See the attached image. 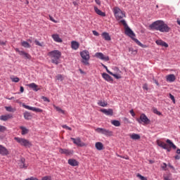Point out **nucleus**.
<instances>
[{"mask_svg":"<svg viewBox=\"0 0 180 180\" xmlns=\"http://www.w3.org/2000/svg\"><path fill=\"white\" fill-rule=\"evenodd\" d=\"M149 27L154 30H158L162 33H168L171 28L162 20H157L149 25Z\"/></svg>","mask_w":180,"mask_h":180,"instance_id":"nucleus-1","label":"nucleus"},{"mask_svg":"<svg viewBox=\"0 0 180 180\" xmlns=\"http://www.w3.org/2000/svg\"><path fill=\"white\" fill-rule=\"evenodd\" d=\"M48 56L51 58V61L53 64L58 65L60 58H61V51L58 50H53L49 52Z\"/></svg>","mask_w":180,"mask_h":180,"instance_id":"nucleus-2","label":"nucleus"},{"mask_svg":"<svg viewBox=\"0 0 180 180\" xmlns=\"http://www.w3.org/2000/svg\"><path fill=\"white\" fill-rule=\"evenodd\" d=\"M112 10L117 20H120V19L126 18L124 12H123L122 9H120V8H119L118 6H114Z\"/></svg>","mask_w":180,"mask_h":180,"instance_id":"nucleus-3","label":"nucleus"},{"mask_svg":"<svg viewBox=\"0 0 180 180\" xmlns=\"http://www.w3.org/2000/svg\"><path fill=\"white\" fill-rule=\"evenodd\" d=\"M14 140H15L18 144L22 146L23 147H28V148H30V147L33 146L32 142L25 138L15 137Z\"/></svg>","mask_w":180,"mask_h":180,"instance_id":"nucleus-4","label":"nucleus"},{"mask_svg":"<svg viewBox=\"0 0 180 180\" xmlns=\"http://www.w3.org/2000/svg\"><path fill=\"white\" fill-rule=\"evenodd\" d=\"M80 56L83 59L82 63L84 64V65H89V51L84 50L82 52H80Z\"/></svg>","mask_w":180,"mask_h":180,"instance_id":"nucleus-5","label":"nucleus"},{"mask_svg":"<svg viewBox=\"0 0 180 180\" xmlns=\"http://www.w3.org/2000/svg\"><path fill=\"white\" fill-rule=\"evenodd\" d=\"M95 131L96 133H99L100 134L107 136L108 137H112V136H113V131L103 128H96L95 129Z\"/></svg>","mask_w":180,"mask_h":180,"instance_id":"nucleus-6","label":"nucleus"},{"mask_svg":"<svg viewBox=\"0 0 180 180\" xmlns=\"http://www.w3.org/2000/svg\"><path fill=\"white\" fill-rule=\"evenodd\" d=\"M166 143H167V144H169V146H168V145H166L165 146L166 148H164V150H167L168 153L171 151V148H173L174 150H176V146H175V144H174V143H172L171 140L167 139Z\"/></svg>","mask_w":180,"mask_h":180,"instance_id":"nucleus-7","label":"nucleus"},{"mask_svg":"<svg viewBox=\"0 0 180 180\" xmlns=\"http://www.w3.org/2000/svg\"><path fill=\"white\" fill-rule=\"evenodd\" d=\"M72 140L74 144H76L78 147H86V144L81 141L80 138H70Z\"/></svg>","mask_w":180,"mask_h":180,"instance_id":"nucleus-8","label":"nucleus"},{"mask_svg":"<svg viewBox=\"0 0 180 180\" xmlns=\"http://www.w3.org/2000/svg\"><path fill=\"white\" fill-rule=\"evenodd\" d=\"M137 122H139V123H144V124H148V123H150V120L148 117H147L146 114H141L140 115V119H137Z\"/></svg>","mask_w":180,"mask_h":180,"instance_id":"nucleus-9","label":"nucleus"},{"mask_svg":"<svg viewBox=\"0 0 180 180\" xmlns=\"http://www.w3.org/2000/svg\"><path fill=\"white\" fill-rule=\"evenodd\" d=\"M22 108H25V109H27L28 110H32V112H36V113H41L43 112V110L41 108L26 105L25 103H22Z\"/></svg>","mask_w":180,"mask_h":180,"instance_id":"nucleus-10","label":"nucleus"},{"mask_svg":"<svg viewBox=\"0 0 180 180\" xmlns=\"http://www.w3.org/2000/svg\"><path fill=\"white\" fill-rule=\"evenodd\" d=\"M95 57L99 58L100 60H103V61H109V56L103 55V53L101 52H97L95 53Z\"/></svg>","mask_w":180,"mask_h":180,"instance_id":"nucleus-11","label":"nucleus"},{"mask_svg":"<svg viewBox=\"0 0 180 180\" xmlns=\"http://www.w3.org/2000/svg\"><path fill=\"white\" fill-rule=\"evenodd\" d=\"M59 153H60V154H65V155H72V154H74V150L65 148H60Z\"/></svg>","mask_w":180,"mask_h":180,"instance_id":"nucleus-12","label":"nucleus"},{"mask_svg":"<svg viewBox=\"0 0 180 180\" xmlns=\"http://www.w3.org/2000/svg\"><path fill=\"white\" fill-rule=\"evenodd\" d=\"M125 34L131 37V39H134V37H136V34H134L133 30H131V29H130V27H127L125 28Z\"/></svg>","mask_w":180,"mask_h":180,"instance_id":"nucleus-13","label":"nucleus"},{"mask_svg":"<svg viewBox=\"0 0 180 180\" xmlns=\"http://www.w3.org/2000/svg\"><path fill=\"white\" fill-rule=\"evenodd\" d=\"M0 155H9V150L2 145H0Z\"/></svg>","mask_w":180,"mask_h":180,"instance_id":"nucleus-14","label":"nucleus"},{"mask_svg":"<svg viewBox=\"0 0 180 180\" xmlns=\"http://www.w3.org/2000/svg\"><path fill=\"white\" fill-rule=\"evenodd\" d=\"M101 112L102 113H104V115H106L107 116H113V110L109 108V109H101Z\"/></svg>","mask_w":180,"mask_h":180,"instance_id":"nucleus-15","label":"nucleus"},{"mask_svg":"<svg viewBox=\"0 0 180 180\" xmlns=\"http://www.w3.org/2000/svg\"><path fill=\"white\" fill-rule=\"evenodd\" d=\"M27 86L31 88V89H33V91H35V92H37V91H40V88H39V86L35 83L27 84Z\"/></svg>","mask_w":180,"mask_h":180,"instance_id":"nucleus-16","label":"nucleus"},{"mask_svg":"<svg viewBox=\"0 0 180 180\" xmlns=\"http://www.w3.org/2000/svg\"><path fill=\"white\" fill-rule=\"evenodd\" d=\"M102 77L108 82H113V78H112L110 75H108V73H105V72L103 73Z\"/></svg>","mask_w":180,"mask_h":180,"instance_id":"nucleus-17","label":"nucleus"},{"mask_svg":"<svg viewBox=\"0 0 180 180\" xmlns=\"http://www.w3.org/2000/svg\"><path fill=\"white\" fill-rule=\"evenodd\" d=\"M68 163L69 165H71V167H78L79 164V162H78L75 159H69Z\"/></svg>","mask_w":180,"mask_h":180,"instance_id":"nucleus-18","label":"nucleus"},{"mask_svg":"<svg viewBox=\"0 0 180 180\" xmlns=\"http://www.w3.org/2000/svg\"><path fill=\"white\" fill-rule=\"evenodd\" d=\"M176 79V77H175V75H169L166 76V81L167 82H174Z\"/></svg>","mask_w":180,"mask_h":180,"instance_id":"nucleus-19","label":"nucleus"},{"mask_svg":"<svg viewBox=\"0 0 180 180\" xmlns=\"http://www.w3.org/2000/svg\"><path fill=\"white\" fill-rule=\"evenodd\" d=\"M13 117L11 114L1 115L0 116V120H2L3 122H6V120H9V119H12Z\"/></svg>","mask_w":180,"mask_h":180,"instance_id":"nucleus-20","label":"nucleus"},{"mask_svg":"<svg viewBox=\"0 0 180 180\" xmlns=\"http://www.w3.org/2000/svg\"><path fill=\"white\" fill-rule=\"evenodd\" d=\"M52 39H53L54 41L56 43H63V39L60 38V36L58 34H52Z\"/></svg>","mask_w":180,"mask_h":180,"instance_id":"nucleus-21","label":"nucleus"},{"mask_svg":"<svg viewBox=\"0 0 180 180\" xmlns=\"http://www.w3.org/2000/svg\"><path fill=\"white\" fill-rule=\"evenodd\" d=\"M156 44L158 46H162V47H168V44H167L165 41L161 40V39H158L155 41Z\"/></svg>","mask_w":180,"mask_h":180,"instance_id":"nucleus-22","label":"nucleus"},{"mask_svg":"<svg viewBox=\"0 0 180 180\" xmlns=\"http://www.w3.org/2000/svg\"><path fill=\"white\" fill-rule=\"evenodd\" d=\"M71 48L73 50H78V49H79V43H78L77 41H72L71 42Z\"/></svg>","mask_w":180,"mask_h":180,"instance_id":"nucleus-23","label":"nucleus"},{"mask_svg":"<svg viewBox=\"0 0 180 180\" xmlns=\"http://www.w3.org/2000/svg\"><path fill=\"white\" fill-rule=\"evenodd\" d=\"M94 11H95L96 13H97V15H99V16H103V17L106 16V13L105 12H103L102 11H101L96 6H94Z\"/></svg>","mask_w":180,"mask_h":180,"instance_id":"nucleus-24","label":"nucleus"},{"mask_svg":"<svg viewBox=\"0 0 180 180\" xmlns=\"http://www.w3.org/2000/svg\"><path fill=\"white\" fill-rule=\"evenodd\" d=\"M26 160L25 158H21L20 162L18 163L20 168H24V169H26L27 168V165L25 164Z\"/></svg>","mask_w":180,"mask_h":180,"instance_id":"nucleus-25","label":"nucleus"},{"mask_svg":"<svg viewBox=\"0 0 180 180\" xmlns=\"http://www.w3.org/2000/svg\"><path fill=\"white\" fill-rule=\"evenodd\" d=\"M101 36L107 41H110L111 38H110V35H109V33H108V32H103Z\"/></svg>","mask_w":180,"mask_h":180,"instance_id":"nucleus-26","label":"nucleus"},{"mask_svg":"<svg viewBox=\"0 0 180 180\" xmlns=\"http://www.w3.org/2000/svg\"><path fill=\"white\" fill-rule=\"evenodd\" d=\"M95 147L96 150H98V151H101V150H103V143H102V142H96L95 144Z\"/></svg>","mask_w":180,"mask_h":180,"instance_id":"nucleus-27","label":"nucleus"},{"mask_svg":"<svg viewBox=\"0 0 180 180\" xmlns=\"http://www.w3.org/2000/svg\"><path fill=\"white\" fill-rule=\"evenodd\" d=\"M19 54L20 56H23V57H25V58H27V60H30V58H32V56H30V54L25 52V51H19Z\"/></svg>","mask_w":180,"mask_h":180,"instance_id":"nucleus-28","label":"nucleus"},{"mask_svg":"<svg viewBox=\"0 0 180 180\" xmlns=\"http://www.w3.org/2000/svg\"><path fill=\"white\" fill-rule=\"evenodd\" d=\"M130 139L132 140H140L141 138L138 134H131L129 135Z\"/></svg>","mask_w":180,"mask_h":180,"instance_id":"nucleus-29","label":"nucleus"},{"mask_svg":"<svg viewBox=\"0 0 180 180\" xmlns=\"http://www.w3.org/2000/svg\"><path fill=\"white\" fill-rule=\"evenodd\" d=\"M54 109L58 112V113H62V115H65V110L61 109L60 107L53 105Z\"/></svg>","mask_w":180,"mask_h":180,"instance_id":"nucleus-30","label":"nucleus"},{"mask_svg":"<svg viewBox=\"0 0 180 180\" xmlns=\"http://www.w3.org/2000/svg\"><path fill=\"white\" fill-rule=\"evenodd\" d=\"M20 129L22 130L21 131V134L22 136H25V134H27V133H29V129H27L26 127H20Z\"/></svg>","mask_w":180,"mask_h":180,"instance_id":"nucleus-31","label":"nucleus"},{"mask_svg":"<svg viewBox=\"0 0 180 180\" xmlns=\"http://www.w3.org/2000/svg\"><path fill=\"white\" fill-rule=\"evenodd\" d=\"M157 144L158 146H159V147H162V148H166V146H167V143H165V142L163 141H161L160 140H158L157 141Z\"/></svg>","mask_w":180,"mask_h":180,"instance_id":"nucleus-32","label":"nucleus"},{"mask_svg":"<svg viewBox=\"0 0 180 180\" xmlns=\"http://www.w3.org/2000/svg\"><path fill=\"white\" fill-rule=\"evenodd\" d=\"M24 118L26 120H30V119H32V115L29 112H24Z\"/></svg>","mask_w":180,"mask_h":180,"instance_id":"nucleus-33","label":"nucleus"},{"mask_svg":"<svg viewBox=\"0 0 180 180\" xmlns=\"http://www.w3.org/2000/svg\"><path fill=\"white\" fill-rule=\"evenodd\" d=\"M21 46H22V47H25V49H30V44H29V42L26 41H22L21 42Z\"/></svg>","mask_w":180,"mask_h":180,"instance_id":"nucleus-34","label":"nucleus"},{"mask_svg":"<svg viewBox=\"0 0 180 180\" xmlns=\"http://www.w3.org/2000/svg\"><path fill=\"white\" fill-rule=\"evenodd\" d=\"M111 124H113L115 127H119L120 126V122L119 120H112L111 121Z\"/></svg>","mask_w":180,"mask_h":180,"instance_id":"nucleus-35","label":"nucleus"},{"mask_svg":"<svg viewBox=\"0 0 180 180\" xmlns=\"http://www.w3.org/2000/svg\"><path fill=\"white\" fill-rule=\"evenodd\" d=\"M98 105L99 106H102L103 108H105V107L108 106V103L106 101H99L98 102Z\"/></svg>","mask_w":180,"mask_h":180,"instance_id":"nucleus-36","label":"nucleus"},{"mask_svg":"<svg viewBox=\"0 0 180 180\" xmlns=\"http://www.w3.org/2000/svg\"><path fill=\"white\" fill-rule=\"evenodd\" d=\"M56 79L58 81H63V79H65V77H64V75L59 74V75L56 76Z\"/></svg>","mask_w":180,"mask_h":180,"instance_id":"nucleus-37","label":"nucleus"},{"mask_svg":"<svg viewBox=\"0 0 180 180\" xmlns=\"http://www.w3.org/2000/svg\"><path fill=\"white\" fill-rule=\"evenodd\" d=\"M5 109L7 112H15L16 110V109L12 108V106H6Z\"/></svg>","mask_w":180,"mask_h":180,"instance_id":"nucleus-38","label":"nucleus"},{"mask_svg":"<svg viewBox=\"0 0 180 180\" xmlns=\"http://www.w3.org/2000/svg\"><path fill=\"white\" fill-rule=\"evenodd\" d=\"M163 178H164V180H172L171 174H169L167 175H164Z\"/></svg>","mask_w":180,"mask_h":180,"instance_id":"nucleus-39","label":"nucleus"},{"mask_svg":"<svg viewBox=\"0 0 180 180\" xmlns=\"http://www.w3.org/2000/svg\"><path fill=\"white\" fill-rule=\"evenodd\" d=\"M120 23H122V25H123V26L124 27V29H126L127 27H128L129 26L127 25V23H126V20H121L120 21Z\"/></svg>","mask_w":180,"mask_h":180,"instance_id":"nucleus-40","label":"nucleus"},{"mask_svg":"<svg viewBox=\"0 0 180 180\" xmlns=\"http://www.w3.org/2000/svg\"><path fill=\"white\" fill-rule=\"evenodd\" d=\"M102 66L103 67V68H105L108 74H110V75H113V72H112L109 70H108V66H106V65H105L103 64H102Z\"/></svg>","mask_w":180,"mask_h":180,"instance_id":"nucleus-41","label":"nucleus"},{"mask_svg":"<svg viewBox=\"0 0 180 180\" xmlns=\"http://www.w3.org/2000/svg\"><path fill=\"white\" fill-rule=\"evenodd\" d=\"M11 79L13 82H19L20 81L19 77H11Z\"/></svg>","mask_w":180,"mask_h":180,"instance_id":"nucleus-42","label":"nucleus"},{"mask_svg":"<svg viewBox=\"0 0 180 180\" xmlns=\"http://www.w3.org/2000/svg\"><path fill=\"white\" fill-rule=\"evenodd\" d=\"M132 40H134V41L136 43V44H138V46H143V44H141V42H140V41H139V39H136L134 37V39H132Z\"/></svg>","mask_w":180,"mask_h":180,"instance_id":"nucleus-43","label":"nucleus"},{"mask_svg":"<svg viewBox=\"0 0 180 180\" xmlns=\"http://www.w3.org/2000/svg\"><path fill=\"white\" fill-rule=\"evenodd\" d=\"M167 167V163H163L162 165H161V168L163 169V171H167L168 169Z\"/></svg>","mask_w":180,"mask_h":180,"instance_id":"nucleus-44","label":"nucleus"},{"mask_svg":"<svg viewBox=\"0 0 180 180\" xmlns=\"http://www.w3.org/2000/svg\"><path fill=\"white\" fill-rule=\"evenodd\" d=\"M136 176H137L138 178H139V179H141V180H147V178L144 177L143 176H142V175L140 174H138L136 175Z\"/></svg>","mask_w":180,"mask_h":180,"instance_id":"nucleus-45","label":"nucleus"},{"mask_svg":"<svg viewBox=\"0 0 180 180\" xmlns=\"http://www.w3.org/2000/svg\"><path fill=\"white\" fill-rule=\"evenodd\" d=\"M129 51H131V54H134V56H136V54H137V51L136 50H133V49L129 48Z\"/></svg>","mask_w":180,"mask_h":180,"instance_id":"nucleus-46","label":"nucleus"},{"mask_svg":"<svg viewBox=\"0 0 180 180\" xmlns=\"http://www.w3.org/2000/svg\"><path fill=\"white\" fill-rule=\"evenodd\" d=\"M6 127H4V126H2V125H0V132H4V131H6Z\"/></svg>","mask_w":180,"mask_h":180,"instance_id":"nucleus-47","label":"nucleus"},{"mask_svg":"<svg viewBox=\"0 0 180 180\" xmlns=\"http://www.w3.org/2000/svg\"><path fill=\"white\" fill-rule=\"evenodd\" d=\"M112 75V77L116 78V79H120V78H122V76H120V75H116V74L112 73V75Z\"/></svg>","mask_w":180,"mask_h":180,"instance_id":"nucleus-48","label":"nucleus"},{"mask_svg":"<svg viewBox=\"0 0 180 180\" xmlns=\"http://www.w3.org/2000/svg\"><path fill=\"white\" fill-rule=\"evenodd\" d=\"M41 180H51V176H45L41 178Z\"/></svg>","mask_w":180,"mask_h":180,"instance_id":"nucleus-49","label":"nucleus"},{"mask_svg":"<svg viewBox=\"0 0 180 180\" xmlns=\"http://www.w3.org/2000/svg\"><path fill=\"white\" fill-rule=\"evenodd\" d=\"M34 42L37 46H39V47L43 46V44H41V43H40V41H37V39H35Z\"/></svg>","mask_w":180,"mask_h":180,"instance_id":"nucleus-50","label":"nucleus"},{"mask_svg":"<svg viewBox=\"0 0 180 180\" xmlns=\"http://www.w3.org/2000/svg\"><path fill=\"white\" fill-rule=\"evenodd\" d=\"M169 98L170 99H172V102L175 103V97L174 96V95L169 94Z\"/></svg>","mask_w":180,"mask_h":180,"instance_id":"nucleus-51","label":"nucleus"},{"mask_svg":"<svg viewBox=\"0 0 180 180\" xmlns=\"http://www.w3.org/2000/svg\"><path fill=\"white\" fill-rule=\"evenodd\" d=\"M62 127L63 129H66L67 130H70V131L72 130V129L71 127H68L67 125H63Z\"/></svg>","mask_w":180,"mask_h":180,"instance_id":"nucleus-52","label":"nucleus"},{"mask_svg":"<svg viewBox=\"0 0 180 180\" xmlns=\"http://www.w3.org/2000/svg\"><path fill=\"white\" fill-rule=\"evenodd\" d=\"M143 89H146V91H148V85H147V84H143Z\"/></svg>","mask_w":180,"mask_h":180,"instance_id":"nucleus-53","label":"nucleus"},{"mask_svg":"<svg viewBox=\"0 0 180 180\" xmlns=\"http://www.w3.org/2000/svg\"><path fill=\"white\" fill-rule=\"evenodd\" d=\"M154 113H156V115H158L160 116V115H161V112H160V111H158V109H155L153 110Z\"/></svg>","mask_w":180,"mask_h":180,"instance_id":"nucleus-54","label":"nucleus"},{"mask_svg":"<svg viewBox=\"0 0 180 180\" xmlns=\"http://www.w3.org/2000/svg\"><path fill=\"white\" fill-rule=\"evenodd\" d=\"M25 180H39V179L36 178V177H30V178H28V179H27Z\"/></svg>","mask_w":180,"mask_h":180,"instance_id":"nucleus-55","label":"nucleus"},{"mask_svg":"<svg viewBox=\"0 0 180 180\" xmlns=\"http://www.w3.org/2000/svg\"><path fill=\"white\" fill-rule=\"evenodd\" d=\"M93 34L94 36H99V32H96V30H94L93 31Z\"/></svg>","mask_w":180,"mask_h":180,"instance_id":"nucleus-56","label":"nucleus"},{"mask_svg":"<svg viewBox=\"0 0 180 180\" xmlns=\"http://www.w3.org/2000/svg\"><path fill=\"white\" fill-rule=\"evenodd\" d=\"M50 18V20H51V22H53L54 23H57V21H56V20H54V18H53V17L49 16Z\"/></svg>","mask_w":180,"mask_h":180,"instance_id":"nucleus-57","label":"nucleus"},{"mask_svg":"<svg viewBox=\"0 0 180 180\" xmlns=\"http://www.w3.org/2000/svg\"><path fill=\"white\" fill-rule=\"evenodd\" d=\"M129 112L131 113V116L133 117L136 116V114H134V111L133 110H131Z\"/></svg>","mask_w":180,"mask_h":180,"instance_id":"nucleus-58","label":"nucleus"},{"mask_svg":"<svg viewBox=\"0 0 180 180\" xmlns=\"http://www.w3.org/2000/svg\"><path fill=\"white\" fill-rule=\"evenodd\" d=\"M20 91L21 92V93H23V92H25V88H23V86H20Z\"/></svg>","mask_w":180,"mask_h":180,"instance_id":"nucleus-59","label":"nucleus"},{"mask_svg":"<svg viewBox=\"0 0 180 180\" xmlns=\"http://www.w3.org/2000/svg\"><path fill=\"white\" fill-rule=\"evenodd\" d=\"M42 98L44 99V101H45V102H50V100H49L48 98H47V97H42Z\"/></svg>","mask_w":180,"mask_h":180,"instance_id":"nucleus-60","label":"nucleus"},{"mask_svg":"<svg viewBox=\"0 0 180 180\" xmlns=\"http://www.w3.org/2000/svg\"><path fill=\"white\" fill-rule=\"evenodd\" d=\"M95 2L96 4H97V5L101 6V0H95Z\"/></svg>","mask_w":180,"mask_h":180,"instance_id":"nucleus-61","label":"nucleus"},{"mask_svg":"<svg viewBox=\"0 0 180 180\" xmlns=\"http://www.w3.org/2000/svg\"><path fill=\"white\" fill-rule=\"evenodd\" d=\"M167 166H168L169 168H171L172 169H175V167H174V166H172V165H170V163H169V164L167 165Z\"/></svg>","mask_w":180,"mask_h":180,"instance_id":"nucleus-62","label":"nucleus"},{"mask_svg":"<svg viewBox=\"0 0 180 180\" xmlns=\"http://www.w3.org/2000/svg\"><path fill=\"white\" fill-rule=\"evenodd\" d=\"M175 160H180V155H177L174 157Z\"/></svg>","mask_w":180,"mask_h":180,"instance_id":"nucleus-63","label":"nucleus"},{"mask_svg":"<svg viewBox=\"0 0 180 180\" xmlns=\"http://www.w3.org/2000/svg\"><path fill=\"white\" fill-rule=\"evenodd\" d=\"M176 154H180V149L176 150Z\"/></svg>","mask_w":180,"mask_h":180,"instance_id":"nucleus-64","label":"nucleus"}]
</instances>
